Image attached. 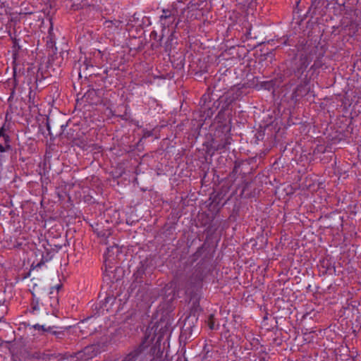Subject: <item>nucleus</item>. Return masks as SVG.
<instances>
[{
    "label": "nucleus",
    "mask_w": 361,
    "mask_h": 361,
    "mask_svg": "<svg viewBox=\"0 0 361 361\" xmlns=\"http://www.w3.org/2000/svg\"><path fill=\"white\" fill-rule=\"evenodd\" d=\"M146 267L145 264L141 262L136 271L133 274V282L132 286H136V283H141L143 281V276L145 274Z\"/></svg>",
    "instance_id": "nucleus-9"
},
{
    "label": "nucleus",
    "mask_w": 361,
    "mask_h": 361,
    "mask_svg": "<svg viewBox=\"0 0 361 361\" xmlns=\"http://www.w3.org/2000/svg\"><path fill=\"white\" fill-rule=\"evenodd\" d=\"M177 13L178 11L175 8L162 10V14L159 18V21L162 26V31L174 23H176V27L178 26L179 24V20L176 22Z\"/></svg>",
    "instance_id": "nucleus-4"
},
{
    "label": "nucleus",
    "mask_w": 361,
    "mask_h": 361,
    "mask_svg": "<svg viewBox=\"0 0 361 361\" xmlns=\"http://www.w3.org/2000/svg\"><path fill=\"white\" fill-rule=\"evenodd\" d=\"M47 130H48V131H49V135H52V133H51V129H50V125H49V123H47Z\"/></svg>",
    "instance_id": "nucleus-27"
},
{
    "label": "nucleus",
    "mask_w": 361,
    "mask_h": 361,
    "mask_svg": "<svg viewBox=\"0 0 361 361\" xmlns=\"http://www.w3.org/2000/svg\"><path fill=\"white\" fill-rule=\"evenodd\" d=\"M8 142V136L4 133V128L2 127L0 128V152H3L6 151V148L8 147L7 145Z\"/></svg>",
    "instance_id": "nucleus-13"
},
{
    "label": "nucleus",
    "mask_w": 361,
    "mask_h": 361,
    "mask_svg": "<svg viewBox=\"0 0 361 361\" xmlns=\"http://www.w3.org/2000/svg\"><path fill=\"white\" fill-rule=\"evenodd\" d=\"M199 310H200L199 303L197 302H193V306L190 310V314L184 319L183 330L190 335L197 322L198 315L197 312Z\"/></svg>",
    "instance_id": "nucleus-3"
},
{
    "label": "nucleus",
    "mask_w": 361,
    "mask_h": 361,
    "mask_svg": "<svg viewBox=\"0 0 361 361\" xmlns=\"http://www.w3.org/2000/svg\"><path fill=\"white\" fill-rule=\"evenodd\" d=\"M162 39H163V35H161V37H160L159 40L161 41Z\"/></svg>",
    "instance_id": "nucleus-34"
},
{
    "label": "nucleus",
    "mask_w": 361,
    "mask_h": 361,
    "mask_svg": "<svg viewBox=\"0 0 361 361\" xmlns=\"http://www.w3.org/2000/svg\"><path fill=\"white\" fill-rule=\"evenodd\" d=\"M93 349H94V347L93 346H87L84 348L83 351L82 352H79L78 353V357H82V354H87L88 355V357H85V360H87L90 357H92V355H90V353H92L93 352Z\"/></svg>",
    "instance_id": "nucleus-20"
},
{
    "label": "nucleus",
    "mask_w": 361,
    "mask_h": 361,
    "mask_svg": "<svg viewBox=\"0 0 361 361\" xmlns=\"http://www.w3.org/2000/svg\"><path fill=\"white\" fill-rule=\"evenodd\" d=\"M33 327L35 329L42 330L44 332H50L52 334L55 335L58 338H61V336L64 335V334L62 331H53L54 326L46 327L44 325L35 324L34 325Z\"/></svg>",
    "instance_id": "nucleus-12"
},
{
    "label": "nucleus",
    "mask_w": 361,
    "mask_h": 361,
    "mask_svg": "<svg viewBox=\"0 0 361 361\" xmlns=\"http://www.w3.org/2000/svg\"><path fill=\"white\" fill-rule=\"evenodd\" d=\"M111 248H113V247H111ZM110 249H111V247H108V248H107V251H108V252H109V251H110Z\"/></svg>",
    "instance_id": "nucleus-33"
},
{
    "label": "nucleus",
    "mask_w": 361,
    "mask_h": 361,
    "mask_svg": "<svg viewBox=\"0 0 361 361\" xmlns=\"http://www.w3.org/2000/svg\"><path fill=\"white\" fill-rule=\"evenodd\" d=\"M123 23V20L114 19L112 20H106L104 23L109 28H111L113 27L118 28Z\"/></svg>",
    "instance_id": "nucleus-18"
},
{
    "label": "nucleus",
    "mask_w": 361,
    "mask_h": 361,
    "mask_svg": "<svg viewBox=\"0 0 361 361\" xmlns=\"http://www.w3.org/2000/svg\"><path fill=\"white\" fill-rule=\"evenodd\" d=\"M224 128H226V133L224 135V137L219 142H214V147L216 150L224 151L228 149V146L231 144L232 137L230 134V128L224 126Z\"/></svg>",
    "instance_id": "nucleus-5"
},
{
    "label": "nucleus",
    "mask_w": 361,
    "mask_h": 361,
    "mask_svg": "<svg viewBox=\"0 0 361 361\" xmlns=\"http://www.w3.org/2000/svg\"><path fill=\"white\" fill-rule=\"evenodd\" d=\"M139 21V16L136 13H134L133 16L130 18H129V20L127 22L126 30H129L130 27H133L135 25V24L138 23Z\"/></svg>",
    "instance_id": "nucleus-17"
},
{
    "label": "nucleus",
    "mask_w": 361,
    "mask_h": 361,
    "mask_svg": "<svg viewBox=\"0 0 361 361\" xmlns=\"http://www.w3.org/2000/svg\"><path fill=\"white\" fill-rule=\"evenodd\" d=\"M310 92V87H308V84L306 82L300 84L297 86L293 94V97L296 99L298 97H303L306 96Z\"/></svg>",
    "instance_id": "nucleus-10"
},
{
    "label": "nucleus",
    "mask_w": 361,
    "mask_h": 361,
    "mask_svg": "<svg viewBox=\"0 0 361 361\" xmlns=\"http://www.w3.org/2000/svg\"><path fill=\"white\" fill-rule=\"evenodd\" d=\"M208 100H210L209 94H204L200 102V111L203 113L204 116H205L206 118L211 117L214 113L213 109L211 108L209 104L207 103ZM209 102H211V101H209Z\"/></svg>",
    "instance_id": "nucleus-6"
},
{
    "label": "nucleus",
    "mask_w": 361,
    "mask_h": 361,
    "mask_svg": "<svg viewBox=\"0 0 361 361\" xmlns=\"http://www.w3.org/2000/svg\"><path fill=\"white\" fill-rule=\"evenodd\" d=\"M14 73H16V67L13 68Z\"/></svg>",
    "instance_id": "nucleus-35"
},
{
    "label": "nucleus",
    "mask_w": 361,
    "mask_h": 361,
    "mask_svg": "<svg viewBox=\"0 0 361 361\" xmlns=\"http://www.w3.org/2000/svg\"><path fill=\"white\" fill-rule=\"evenodd\" d=\"M157 32L156 31H152L150 34V37L154 39H157Z\"/></svg>",
    "instance_id": "nucleus-26"
},
{
    "label": "nucleus",
    "mask_w": 361,
    "mask_h": 361,
    "mask_svg": "<svg viewBox=\"0 0 361 361\" xmlns=\"http://www.w3.org/2000/svg\"><path fill=\"white\" fill-rule=\"evenodd\" d=\"M240 166V163L235 161V164H234V167L233 169V171L231 173L230 176H235L237 173H238V168Z\"/></svg>",
    "instance_id": "nucleus-22"
},
{
    "label": "nucleus",
    "mask_w": 361,
    "mask_h": 361,
    "mask_svg": "<svg viewBox=\"0 0 361 361\" xmlns=\"http://www.w3.org/2000/svg\"><path fill=\"white\" fill-rule=\"evenodd\" d=\"M16 281L18 282L20 280V276H16Z\"/></svg>",
    "instance_id": "nucleus-31"
},
{
    "label": "nucleus",
    "mask_w": 361,
    "mask_h": 361,
    "mask_svg": "<svg viewBox=\"0 0 361 361\" xmlns=\"http://www.w3.org/2000/svg\"><path fill=\"white\" fill-rule=\"evenodd\" d=\"M111 235V233L109 230H102L100 231H97V235L101 238V241L107 244L106 240Z\"/></svg>",
    "instance_id": "nucleus-16"
},
{
    "label": "nucleus",
    "mask_w": 361,
    "mask_h": 361,
    "mask_svg": "<svg viewBox=\"0 0 361 361\" xmlns=\"http://www.w3.org/2000/svg\"><path fill=\"white\" fill-rule=\"evenodd\" d=\"M31 14H32V12H24V23L25 21H28L29 25L30 26H31L32 23L30 22V20H28V18H29V16H30Z\"/></svg>",
    "instance_id": "nucleus-25"
},
{
    "label": "nucleus",
    "mask_w": 361,
    "mask_h": 361,
    "mask_svg": "<svg viewBox=\"0 0 361 361\" xmlns=\"http://www.w3.org/2000/svg\"><path fill=\"white\" fill-rule=\"evenodd\" d=\"M32 311L37 310V305H32Z\"/></svg>",
    "instance_id": "nucleus-28"
},
{
    "label": "nucleus",
    "mask_w": 361,
    "mask_h": 361,
    "mask_svg": "<svg viewBox=\"0 0 361 361\" xmlns=\"http://www.w3.org/2000/svg\"><path fill=\"white\" fill-rule=\"evenodd\" d=\"M27 276H28V275H25V274H24L23 279H25V278H27Z\"/></svg>",
    "instance_id": "nucleus-32"
},
{
    "label": "nucleus",
    "mask_w": 361,
    "mask_h": 361,
    "mask_svg": "<svg viewBox=\"0 0 361 361\" xmlns=\"http://www.w3.org/2000/svg\"><path fill=\"white\" fill-rule=\"evenodd\" d=\"M222 104V105L221 106V110L219 112V116H221L228 109L231 102H227V100L224 97H221L219 98V104Z\"/></svg>",
    "instance_id": "nucleus-15"
},
{
    "label": "nucleus",
    "mask_w": 361,
    "mask_h": 361,
    "mask_svg": "<svg viewBox=\"0 0 361 361\" xmlns=\"http://www.w3.org/2000/svg\"><path fill=\"white\" fill-rule=\"evenodd\" d=\"M28 67L27 68V82L32 83L36 82L37 80V73L39 71V63H28Z\"/></svg>",
    "instance_id": "nucleus-7"
},
{
    "label": "nucleus",
    "mask_w": 361,
    "mask_h": 361,
    "mask_svg": "<svg viewBox=\"0 0 361 361\" xmlns=\"http://www.w3.org/2000/svg\"><path fill=\"white\" fill-rule=\"evenodd\" d=\"M28 108L30 114H26L27 127L24 130V134L29 133L27 141L25 143L27 150L30 154H33L37 150V142L32 136L37 135L39 133V124L38 116L39 109L38 104H35V97L32 99L31 92L29 94Z\"/></svg>",
    "instance_id": "nucleus-1"
},
{
    "label": "nucleus",
    "mask_w": 361,
    "mask_h": 361,
    "mask_svg": "<svg viewBox=\"0 0 361 361\" xmlns=\"http://www.w3.org/2000/svg\"><path fill=\"white\" fill-rule=\"evenodd\" d=\"M175 31H173L167 39L165 44L166 51H170L173 44L176 43L175 40Z\"/></svg>",
    "instance_id": "nucleus-14"
},
{
    "label": "nucleus",
    "mask_w": 361,
    "mask_h": 361,
    "mask_svg": "<svg viewBox=\"0 0 361 361\" xmlns=\"http://www.w3.org/2000/svg\"><path fill=\"white\" fill-rule=\"evenodd\" d=\"M16 55L17 54L16 53L13 54V59H14L15 61L16 60Z\"/></svg>",
    "instance_id": "nucleus-30"
},
{
    "label": "nucleus",
    "mask_w": 361,
    "mask_h": 361,
    "mask_svg": "<svg viewBox=\"0 0 361 361\" xmlns=\"http://www.w3.org/2000/svg\"><path fill=\"white\" fill-rule=\"evenodd\" d=\"M7 6H6L5 2L2 0H0V16H2L7 13Z\"/></svg>",
    "instance_id": "nucleus-21"
},
{
    "label": "nucleus",
    "mask_w": 361,
    "mask_h": 361,
    "mask_svg": "<svg viewBox=\"0 0 361 361\" xmlns=\"http://www.w3.org/2000/svg\"><path fill=\"white\" fill-rule=\"evenodd\" d=\"M207 324H208L209 328L211 330L218 329L219 326V324H215V318H214V315L213 314H212L209 316V318L207 320Z\"/></svg>",
    "instance_id": "nucleus-19"
},
{
    "label": "nucleus",
    "mask_w": 361,
    "mask_h": 361,
    "mask_svg": "<svg viewBox=\"0 0 361 361\" xmlns=\"http://www.w3.org/2000/svg\"><path fill=\"white\" fill-rule=\"evenodd\" d=\"M202 248L200 247L197 251L196 252L195 255L198 254L201 251Z\"/></svg>",
    "instance_id": "nucleus-29"
},
{
    "label": "nucleus",
    "mask_w": 361,
    "mask_h": 361,
    "mask_svg": "<svg viewBox=\"0 0 361 361\" xmlns=\"http://www.w3.org/2000/svg\"><path fill=\"white\" fill-rule=\"evenodd\" d=\"M24 240L27 239L24 237ZM27 255V264H30L31 269L39 267L43 262L42 252L37 248V245L33 241L27 240L26 243H24V253Z\"/></svg>",
    "instance_id": "nucleus-2"
},
{
    "label": "nucleus",
    "mask_w": 361,
    "mask_h": 361,
    "mask_svg": "<svg viewBox=\"0 0 361 361\" xmlns=\"http://www.w3.org/2000/svg\"><path fill=\"white\" fill-rule=\"evenodd\" d=\"M341 25L344 27L348 28L350 33L355 34V32H357L358 31L359 25L355 20H347V19L344 18L341 20Z\"/></svg>",
    "instance_id": "nucleus-11"
},
{
    "label": "nucleus",
    "mask_w": 361,
    "mask_h": 361,
    "mask_svg": "<svg viewBox=\"0 0 361 361\" xmlns=\"http://www.w3.org/2000/svg\"><path fill=\"white\" fill-rule=\"evenodd\" d=\"M6 311V307L2 304L0 303V320L4 317V314Z\"/></svg>",
    "instance_id": "nucleus-24"
},
{
    "label": "nucleus",
    "mask_w": 361,
    "mask_h": 361,
    "mask_svg": "<svg viewBox=\"0 0 361 361\" xmlns=\"http://www.w3.org/2000/svg\"><path fill=\"white\" fill-rule=\"evenodd\" d=\"M15 94H16L15 93V90H13L11 92V95H10L9 98H8V102L10 104V108H11V111L13 110V99H14V97H15Z\"/></svg>",
    "instance_id": "nucleus-23"
},
{
    "label": "nucleus",
    "mask_w": 361,
    "mask_h": 361,
    "mask_svg": "<svg viewBox=\"0 0 361 361\" xmlns=\"http://www.w3.org/2000/svg\"><path fill=\"white\" fill-rule=\"evenodd\" d=\"M311 59L307 54H301L299 60V64L297 66V69L295 71V74L299 76L303 73L305 69L309 66Z\"/></svg>",
    "instance_id": "nucleus-8"
}]
</instances>
